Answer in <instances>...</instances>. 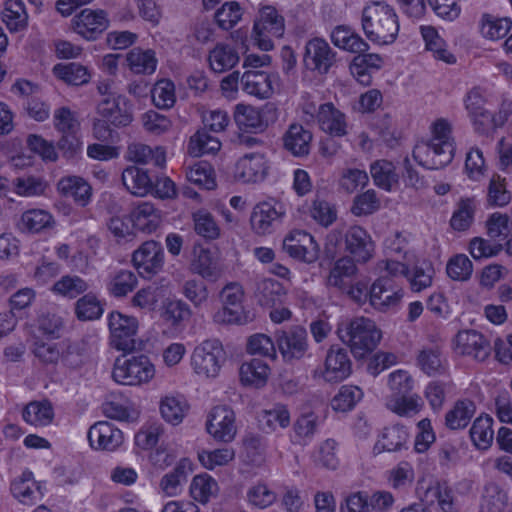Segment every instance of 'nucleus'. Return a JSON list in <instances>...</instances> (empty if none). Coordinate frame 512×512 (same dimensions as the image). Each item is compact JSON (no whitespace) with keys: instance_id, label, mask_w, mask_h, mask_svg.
I'll return each mask as SVG.
<instances>
[{"instance_id":"nucleus-1","label":"nucleus","mask_w":512,"mask_h":512,"mask_svg":"<svg viewBox=\"0 0 512 512\" xmlns=\"http://www.w3.org/2000/svg\"><path fill=\"white\" fill-rule=\"evenodd\" d=\"M361 25L366 37L379 45L393 43L399 32L395 9L385 1L369 2L363 8Z\"/></svg>"},{"instance_id":"nucleus-2","label":"nucleus","mask_w":512,"mask_h":512,"mask_svg":"<svg viewBox=\"0 0 512 512\" xmlns=\"http://www.w3.org/2000/svg\"><path fill=\"white\" fill-rule=\"evenodd\" d=\"M336 332L339 339L350 347L356 358H362L372 352L382 337L374 321L365 317H355L341 322Z\"/></svg>"},{"instance_id":"nucleus-3","label":"nucleus","mask_w":512,"mask_h":512,"mask_svg":"<svg viewBox=\"0 0 512 512\" xmlns=\"http://www.w3.org/2000/svg\"><path fill=\"white\" fill-rule=\"evenodd\" d=\"M155 375L154 365L145 355L118 357L115 360L112 378L122 385L136 386L149 382Z\"/></svg>"},{"instance_id":"nucleus-4","label":"nucleus","mask_w":512,"mask_h":512,"mask_svg":"<svg viewBox=\"0 0 512 512\" xmlns=\"http://www.w3.org/2000/svg\"><path fill=\"white\" fill-rule=\"evenodd\" d=\"M285 31L284 17L273 6H264L254 22L253 39L262 51L274 48L272 38H280Z\"/></svg>"},{"instance_id":"nucleus-5","label":"nucleus","mask_w":512,"mask_h":512,"mask_svg":"<svg viewBox=\"0 0 512 512\" xmlns=\"http://www.w3.org/2000/svg\"><path fill=\"white\" fill-rule=\"evenodd\" d=\"M225 351L217 339H209L198 345L191 356L194 372L205 378H215L219 375L225 362Z\"/></svg>"},{"instance_id":"nucleus-6","label":"nucleus","mask_w":512,"mask_h":512,"mask_svg":"<svg viewBox=\"0 0 512 512\" xmlns=\"http://www.w3.org/2000/svg\"><path fill=\"white\" fill-rule=\"evenodd\" d=\"M345 239V249L357 262L365 263L371 257L374 250L370 235L360 226H351L347 230L337 227L328 236L330 243L337 245L342 238Z\"/></svg>"},{"instance_id":"nucleus-7","label":"nucleus","mask_w":512,"mask_h":512,"mask_svg":"<svg viewBox=\"0 0 512 512\" xmlns=\"http://www.w3.org/2000/svg\"><path fill=\"white\" fill-rule=\"evenodd\" d=\"M108 326L111 334V344L114 348L124 352H131L136 347L134 339L138 321L132 316L113 311L108 317Z\"/></svg>"},{"instance_id":"nucleus-8","label":"nucleus","mask_w":512,"mask_h":512,"mask_svg":"<svg viewBox=\"0 0 512 512\" xmlns=\"http://www.w3.org/2000/svg\"><path fill=\"white\" fill-rule=\"evenodd\" d=\"M455 152L454 144L441 145L431 141H422L415 145L413 158L419 165L437 170L451 163Z\"/></svg>"},{"instance_id":"nucleus-9","label":"nucleus","mask_w":512,"mask_h":512,"mask_svg":"<svg viewBox=\"0 0 512 512\" xmlns=\"http://www.w3.org/2000/svg\"><path fill=\"white\" fill-rule=\"evenodd\" d=\"M244 290L237 282L225 285L220 292L222 308L214 314V321L219 324L239 323L243 316Z\"/></svg>"},{"instance_id":"nucleus-10","label":"nucleus","mask_w":512,"mask_h":512,"mask_svg":"<svg viewBox=\"0 0 512 512\" xmlns=\"http://www.w3.org/2000/svg\"><path fill=\"white\" fill-rule=\"evenodd\" d=\"M276 341L278 350L287 363L304 358L309 348L307 331L302 326H294L287 331H278Z\"/></svg>"},{"instance_id":"nucleus-11","label":"nucleus","mask_w":512,"mask_h":512,"mask_svg":"<svg viewBox=\"0 0 512 512\" xmlns=\"http://www.w3.org/2000/svg\"><path fill=\"white\" fill-rule=\"evenodd\" d=\"M285 216L283 205L273 199L255 205L251 213L252 229L259 235L272 233L277 229Z\"/></svg>"},{"instance_id":"nucleus-12","label":"nucleus","mask_w":512,"mask_h":512,"mask_svg":"<svg viewBox=\"0 0 512 512\" xmlns=\"http://www.w3.org/2000/svg\"><path fill=\"white\" fill-rule=\"evenodd\" d=\"M336 62L337 53L326 40L315 37L306 43L304 63L308 69L327 74Z\"/></svg>"},{"instance_id":"nucleus-13","label":"nucleus","mask_w":512,"mask_h":512,"mask_svg":"<svg viewBox=\"0 0 512 512\" xmlns=\"http://www.w3.org/2000/svg\"><path fill=\"white\" fill-rule=\"evenodd\" d=\"M132 261L142 277L151 278L163 268V248L161 244L156 241H146L134 251Z\"/></svg>"},{"instance_id":"nucleus-14","label":"nucleus","mask_w":512,"mask_h":512,"mask_svg":"<svg viewBox=\"0 0 512 512\" xmlns=\"http://www.w3.org/2000/svg\"><path fill=\"white\" fill-rule=\"evenodd\" d=\"M403 295V288L394 279L380 276L370 288V303L380 311H387L398 306Z\"/></svg>"},{"instance_id":"nucleus-15","label":"nucleus","mask_w":512,"mask_h":512,"mask_svg":"<svg viewBox=\"0 0 512 512\" xmlns=\"http://www.w3.org/2000/svg\"><path fill=\"white\" fill-rule=\"evenodd\" d=\"M207 432L216 440L230 442L236 435L235 414L228 406H216L209 413Z\"/></svg>"},{"instance_id":"nucleus-16","label":"nucleus","mask_w":512,"mask_h":512,"mask_svg":"<svg viewBox=\"0 0 512 512\" xmlns=\"http://www.w3.org/2000/svg\"><path fill=\"white\" fill-rule=\"evenodd\" d=\"M456 353L470 356L477 361H485L491 354L489 341L475 330L458 332L454 340Z\"/></svg>"},{"instance_id":"nucleus-17","label":"nucleus","mask_w":512,"mask_h":512,"mask_svg":"<svg viewBox=\"0 0 512 512\" xmlns=\"http://www.w3.org/2000/svg\"><path fill=\"white\" fill-rule=\"evenodd\" d=\"M283 249L294 259L313 263L318 258V245L313 237L305 231H293L283 240Z\"/></svg>"},{"instance_id":"nucleus-18","label":"nucleus","mask_w":512,"mask_h":512,"mask_svg":"<svg viewBox=\"0 0 512 512\" xmlns=\"http://www.w3.org/2000/svg\"><path fill=\"white\" fill-rule=\"evenodd\" d=\"M90 446L95 450L114 451L123 443V433L113 423L99 421L87 434Z\"/></svg>"},{"instance_id":"nucleus-19","label":"nucleus","mask_w":512,"mask_h":512,"mask_svg":"<svg viewBox=\"0 0 512 512\" xmlns=\"http://www.w3.org/2000/svg\"><path fill=\"white\" fill-rule=\"evenodd\" d=\"M268 162L260 153H250L240 158L235 166V178L242 183L262 182L268 174Z\"/></svg>"},{"instance_id":"nucleus-20","label":"nucleus","mask_w":512,"mask_h":512,"mask_svg":"<svg viewBox=\"0 0 512 512\" xmlns=\"http://www.w3.org/2000/svg\"><path fill=\"white\" fill-rule=\"evenodd\" d=\"M352 371V363L346 348L332 345L326 355L325 368L322 372L327 382H339L346 379Z\"/></svg>"},{"instance_id":"nucleus-21","label":"nucleus","mask_w":512,"mask_h":512,"mask_svg":"<svg viewBox=\"0 0 512 512\" xmlns=\"http://www.w3.org/2000/svg\"><path fill=\"white\" fill-rule=\"evenodd\" d=\"M10 490L13 497L24 505H33L41 501L45 493L43 484L36 481L29 470L23 471L11 482Z\"/></svg>"},{"instance_id":"nucleus-22","label":"nucleus","mask_w":512,"mask_h":512,"mask_svg":"<svg viewBox=\"0 0 512 512\" xmlns=\"http://www.w3.org/2000/svg\"><path fill=\"white\" fill-rule=\"evenodd\" d=\"M73 29L87 40H94L108 27L107 14L103 10L84 9L73 20Z\"/></svg>"},{"instance_id":"nucleus-23","label":"nucleus","mask_w":512,"mask_h":512,"mask_svg":"<svg viewBox=\"0 0 512 512\" xmlns=\"http://www.w3.org/2000/svg\"><path fill=\"white\" fill-rule=\"evenodd\" d=\"M316 120L320 129L331 136L343 137L348 132L346 115L331 102L319 106Z\"/></svg>"},{"instance_id":"nucleus-24","label":"nucleus","mask_w":512,"mask_h":512,"mask_svg":"<svg viewBox=\"0 0 512 512\" xmlns=\"http://www.w3.org/2000/svg\"><path fill=\"white\" fill-rule=\"evenodd\" d=\"M98 114L115 127H124L131 123L132 114L127 108V101L121 95H109L97 107Z\"/></svg>"},{"instance_id":"nucleus-25","label":"nucleus","mask_w":512,"mask_h":512,"mask_svg":"<svg viewBox=\"0 0 512 512\" xmlns=\"http://www.w3.org/2000/svg\"><path fill=\"white\" fill-rule=\"evenodd\" d=\"M319 426L320 419L316 413L312 411L301 413L292 424L289 433L290 442L301 447L309 445L314 440Z\"/></svg>"},{"instance_id":"nucleus-26","label":"nucleus","mask_w":512,"mask_h":512,"mask_svg":"<svg viewBox=\"0 0 512 512\" xmlns=\"http://www.w3.org/2000/svg\"><path fill=\"white\" fill-rule=\"evenodd\" d=\"M313 135L298 123L289 125L284 133L283 147L295 157H306L310 153Z\"/></svg>"},{"instance_id":"nucleus-27","label":"nucleus","mask_w":512,"mask_h":512,"mask_svg":"<svg viewBox=\"0 0 512 512\" xmlns=\"http://www.w3.org/2000/svg\"><path fill=\"white\" fill-rule=\"evenodd\" d=\"M358 268L355 260L349 256L337 259L326 278V286L344 291L355 280Z\"/></svg>"},{"instance_id":"nucleus-28","label":"nucleus","mask_w":512,"mask_h":512,"mask_svg":"<svg viewBox=\"0 0 512 512\" xmlns=\"http://www.w3.org/2000/svg\"><path fill=\"white\" fill-rule=\"evenodd\" d=\"M57 189L63 196L72 198L81 207H85L91 200L92 188L79 176L62 177L58 181Z\"/></svg>"},{"instance_id":"nucleus-29","label":"nucleus","mask_w":512,"mask_h":512,"mask_svg":"<svg viewBox=\"0 0 512 512\" xmlns=\"http://www.w3.org/2000/svg\"><path fill=\"white\" fill-rule=\"evenodd\" d=\"M240 84L244 92L259 99L269 98L273 90L270 75L259 70L245 71L240 78Z\"/></svg>"},{"instance_id":"nucleus-30","label":"nucleus","mask_w":512,"mask_h":512,"mask_svg":"<svg viewBox=\"0 0 512 512\" xmlns=\"http://www.w3.org/2000/svg\"><path fill=\"white\" fill-rule=\"evenodd\" d=\"M121 179L127 191L135 196H146L153 189V181L148 171L134 165L123 170Z\"/></svg>"},{"instance_id":"nucleus-31","label":"nucleus","mask_w":512,"mask_h":512,"mask_svg":"<svg viewBox=\"0 0 512 512\" xmlns=\"http://www.w3.org/2000/svg\"><path fill=\"white\" fill-rule=\"evenodd\" d=\"M125 158L138 164L153 163L155 166L164 167L166 151L162 146L152 148L143 143H132L127 148Z\"/></svg>"},{"instance_id":"nucleus-32","label":"nucleus","mask_w":512,"mask_h":512,"mask_svg":"<svg viewBox=\"0 0 512 512\" xmlns=\"http://www.w3.org/2000/svg\"><path fill=\"white\" fill-rule=\"evenodd\" d=\"M332 43L350 53L366 52L369 49L368 43L354 30L345 25L336 26L330 34Z\"/></svg>"},{"instance_id":"nucleus-33","label":"nucleus","mask_w":512,"mask_h":512,"mask_svg":"<svg viewBox=\"0 0 512 512\" xmlns=\"http://www.w3.org/2000/svg\"><path fill=\"white\" fill-rule=\"evenodd\" d=\"M408 432L404 426L385 427L374 445L375 453L397 452L406 448Z\"/></svg>"},{"instance_id":"nucleus-34","label":"nucleus","mask_w":512,"mask_h":512,"mask_svg":"<svg viewBox=\"0 0 512 512\" xmlns=\"http://www.w3.org/2000/svg\"><path fill=\"white\" fill-rule=\"evenodd\" d=\"M239 54L228 44H217L210 52L208 61L210 68L216 73L232 69L239 62Z\"/></svg>"},{"instance_id":"nucleus-35","label":"nucleus","mask_w":512,"mask_h":512,"mask_svg":"<svg viewBox=\"0 0 512 512\" xmlns=\"http://www.w3.org/2000/svg\"><path fill=\"white\" fill-rule=\"evenodd\" d=\"M22 417L34 427L47 426L54 418L53 406L48 400L32 401L24 407Z\"/></svg>"},{"instance_id":"nucleus-36","label":"nucleus","mask_w":512,"mask_h":512,"mask_svg":"<svg viewBox=\"0 0 512 512\" xmlns=\"http://www.w3.org/2000/svg\"><path fill=\"white\" fill-rule=\"evenodd\" d=\"M159 409L166 422L178 425L186 416L189 405L182 395H166L161 399Z\"/></svg>"},{"instance_id":"nucleus-37","label":"nucleus","mask_w":512,"mask_h":512,"mask_svg":"<svg viewBox=\"0 0 512 512\" xmlns=\"http://www.w3.org/2000/svg\"><path fill=\"white\" fill-rule=\"evenodd\" d=\"M135 228L143 232L154 231L160 222V211L150 202H141L131 213Z\"/></svg>"},{"instance_id":"nucleus-38","label":"nucleus","mask_w":512,"mask_h":512,"mask_svg":"<svg viewBox=\"0 0 512 512\" xmlns=\"http://www.w3.org/2000/svg\"><path fill=\"white\" fill-rule=\"evenodd\" d=\"M137 284V276L132 271L120 269L109 276L106 288L111 296L123 298L132 292Z\"/></svg>"},{"instance_id":"nucleus-39","label":"nucleus","mask_w":512,"mask_h":512,"mask_svg":"<svg viewBox=\"0 0 512 512\" xmlns=\"http://www.w3.org/2000/svg\"><path fill=\"white\" fill-rule=\"evenodd\" d=\"M476 407L473 401L464 399L455 403L445 415V425L451 430L465 428L474 416Z\"/></svg>"},{"instance_id":"nucleus-40","label":"nucleus","mask_w":512,"mask_h":512,"mask_svg":"<svg viewBox=\"0 0 512 512\" xmlns=\"http://www.w3.org/2000/svg\"><path fill=\"white\" fill-rule=\"evenodd\" d=\"M126 61L135 74H152L157 67L155 52L151 49L133 48L127 53Z\"/></svg>"},{"instance_id":"nucleus-41","label":"nucleus","mask_w":512,"mask_h":512,"mask_svg":"<svg viewBox=\"0 0 512 512\" xmlns=\"http://www.w3.org/2000/svg\"><path fill=\"white\" fill-rule=\"evenodd\" d=\"M88 289L89 284L86 280L75 274H67L53 284L51 291L71 300L84 294Z\"/></svg>"},{"instance_id":"nucleus-42","label":"nucleus","mask_w":512,"mask_h":512,"mask_svg":"<svg viewBox=\"0 0 512 512\" xmlns=\"http://www.w3.org/2000/svg\"><path fill=\"white\" fill-rule=\"evenodd\" d=\"M234 120L239 128L245 131L263 130L267 127L261 111L251 105H236Z\"/></svg>"},{"instance_id":"nucleus-43","label":"nucleus","mask_w":512,"mask_h":512,"mask_svg":"<svg viewBox=\"0 0 512 512\" xmlns=\"http://www.w3.org/2000/svg\"><path fill=\"white\" fill-rule=\"evenodd\" d=\"M374 184L385 191H391L398 184L395 166L387 160H377L370 166Z\"/></svg>"},{"instance_id":"nucleus-44","label":"nucleus","mask_w":512,"mask_h":512,"mask_svg":"<svg viewBox=\"0 0 512 512\" xmlns=\"http://www.w3.org/2000/svg\"><path fill=\"white\" fill-rule=\"evenodd\" d=\"M421 502L426 505H433L437 502L443 512H457L452 491L440 484L429 486L421 496Z\"/></svg>"},{"instance_id":"nucleus-45","label":"nucleus","mask_w":512,"mask_h":512,"mask_svg":"<svg viewBox=\"0 0 512 512\" xmlns=\"http://www.w3.org/2000/svg\"><path fill=\"white\" fill-rule=\"evenodd\" d=\"M420 29L427 50L431 51L436 59L448 64L456 62L455 56L446 49L444 40L438 35L434 27L422 26Z\"/></svg>"},{"instance_id":"nucleus-46","label":"nucleus","mask_w":512,"mask_h":512,"mask_svg":"<svg viewBox=\"0 0 512 512\" xmlns=\"http://www.w3.org/2000/svg\"><path fill=\"white\" fill-rule=\"evenodd\" d=\"M269 371V366L263 360L252 359L241 365L240 379L245 385L260 387L266 383Z\"/></svg>"},{"instance_id":"nucleus-47","label":"nucleus","mask_w":512,"mask_h":512,"mask_svg":"<svg viewBox=\"0 0 512 512\" xmlns=\"http://www.w3.org/2000/svg\"><path fill=\"white\" fill-rule=\"evenodd\" d=\"M189 469V462L182 460L173 471L162 477L160 487L165 495L171 497L181 493L183 484L187 481V471Z\"/></svg>"},{"instance_id":"nucleus-48","label":"nucleus","mask_w":512,"mask_h":512,"mask_svg":"<svg viewBox=\"0 0 512 512\" xmlns=\"http://www.w3.org/2000/svg\"><path fill=\"white\" fill-rule=\"evenodd\" d=\"M221 148L218 138L211 136L208 132L197 131L190 137L187 151L193 157H200L205 154H214Z\"/></svg>"},{"instance_id":"nucleus-49","label":"nucleus","mask_w":512,"mask_h":512,"mask_svg":"<svg viewBox=\"0 0 512 512\" xmlns=\"http://www.w3.org/2000/svg\"><path fill=\"white\" fill-rule=\"evenodd\" d=\"M283 294L282 285L271 278H262L257 280L255 288V297L262 306H274Z\"/></svg>"},{"instance_id":"nucleus-50","label":"nucleus","mask_w":512,"mask_h":512,"mask_svg":"<svg viewBox=\"0 0 512 512\" xmlns=\"http://www.w3.org/2000/svg\"><path fill=\"white\" fill-rule=\"evenodd\" d=\"M180 292L196 309H202L207 305L209 291L207 285L200 279L183 281Z\"/></svg>"},{"instance_id":"nucleus-51","label":"nucleus","mask_w":512,"mask_h":512,"mask_svg":"<svg viewBox=\"0 0 512 512\" xmlns=\"http://www.w3.org/2000/svg\"><path fill=\"white\" fill-rule=\"evenodd\" d=\"M56 77L70 85H84L89 82L90 74L87 68L78 63L57 64L53 68Z\"/></svg>"},{"instance_id":"nucleus-52","label":"nucleus","mask_w":512,"mask_h":512,"mask_svg":"<svg viewBox=\"0 0 512 512\" xmlns=\"http://www.w3.org/2000/svg\"><path fill=\"white\" fill-rule=\"evenodd\" d=\"M492 423L493 419L488 415H481L474 420L470 429V437L477 448L487 449L492 444L494 436Z\"/></svg>"},{"instance_id":"nucleus-53","label":"nucleus","mask_w":512,"mask_h":512,"mask_svg":"<svg viewBox=\"0 0 512 512\" xmlns=\"http://www.w3.org/2000/svg\"><path fill=\"white\" fill-rule=\"evenodd\" d=\"M434 274L433 266L430 263L424 262L421 265H414L411 269L408 268V273L405 277L410 289L413 292L419 293L432 285Z\"/></svg>"},{"instance_id":"nucleus-54","label":"nucleus","mask_w":512,"mask_h":512,"mask_svg":"<svg viewBox=\"0 0 512 512\" xmlns=\"http://www.w3.org/2000/svg\"><path fill=\"white\" fill-rule=\"evenodd\" d=\"M512 22L508 18H497L484 14L480 22V32L483 37L498 40L505 37L511 29Z\"/></svg>"},{"instance_id":"nucleus-55","label":"nucleus","mask_w":512,"mask_h":512,"mask_svg":"<svg viewBox=\"0 0 512 512\" xmlns=\"http://www.w3.org/2000/svg\"><path fill=\"white\" fill-rule=\"evenodd\" d=\"M217 492V482L207 474L195 476L190 485L191 497L203 504L207 503Z\"/></svg>"},{"instance_id":"nucleus-56","label":"nucleus","mask_w":512,"mask_h":512,"mask_svg":"<svg viewBox=\"0 0 512 512\" xmlns=\"http://www.w3.org/2000/svg\"><path fill=\"white\" fill-rule=\"evenodd\" d=\"M508 501L506 492L496 483H487L482 495L481 507L487 512H501Z\"/></svg>"},{"instance_id":"nucleus-57","label":"nucleus","mask_w":512,"mask_h":512,"mask_svg":"<svg viewBox=\"0 0 512 512\" xmlns=\"http://www.w3.org/2000/svg\"><path fill=\"white\" fill-rule=\"evenodd\" d=\"M104 312L100 300L93 293H87L75 303V314L79 320H96Z\"/></svg>"},{"instance_id":"nucleus-58","label":"nucleus","mask_w":512,"mask_h":512,"mask_svg":"<svg viewBox=\"0 0 512 512\" xmlns=\"http://www.w3.org/2000/svg\"><path fill=\"white\" fill-rule=\"evenodd\" d=\"M363 397L362 390L353 385H344L339 392L333 397L331 406L335 411L347 412Z\"/></svg>"},{"instance_id":"nucleus-59","label":"nucleus","mask_w":512,"mask_h":512,"mask_svg":"<svg viewBox=\"0 0 512 512\" xmlns=\"http://www.w3.org/2000/svg\"><path fill=\"white\" fill-rule=\"evenodd\" d=\"M3 21L11 31H19L27 24L24 3L20 0H8L3 11Z\"/></svg>"},{"instance_id":"nucleus-60","label":"nucleus","mask_w":512,"mask_h":512,"mask_svg":"<svg viewBox=\"0 0 512 512\" xmlns=\"http://www.w3.org/2000/svg\"><path fill=\"white\" fill-rule=\"evenodd\" d=\"M195 232L205 239L214 240L220 236V228L214 217L206 210H198L193 213Z\"/></svg>"},{"instance_id":"nucleus-61","label":"nucleus","mask_w":512,"mask_h":512,"mask_svg":"<svg viewBox=\"0 0 512 512\" xmlns=\"http://www.w3.org/2000/svg\"><path fill=\"white\" fill-rule=\"evenodd\" d=\"M15 193L23 197H33L44 194L47 183L40 177L23 175L13 181Z\"/></svg>"},{"instance_id":"nucleus-62","label":"nucleus","mask_w":512,"mask_h":512,"mask_svg":"<svg viewBox=\"0 0 512 512\" xmlns=\"http://www.w3.org/2000/svg\"><path fill=\"white\" fill-rule=\"evenodd\" d=\"M192 316L190 306L183 300H172L166 303L162 314L163 319L173 327H179Z\"/></svg>"},{"instance_id":"nucleus-63","label":"nucleus","mask_w":512,"mask_h":512,"mask_svg":"<svg viewBox=\"0 0 512 512\" xmlns=\"http://www.w3.org/2000/svg\"><path fill=\"white\" fill-rule=\"evenodd\" d=\"M150 92L153 103L158 108L168 109L175 104V86L170 80L158 81Z\"/></svg>"},{"instance_id":"nucleus-64","label":"nucleus","mask_w":512,"mask_h":512,"mask_svg":"<svg viewBox=\"0 0 512 512\" xmlns=\"http://www.w3.org/2000/svg\"><path fill=\"white\" fill-rule=\"evenodd\" d=\"M309 214L313 220L324 227L332 225L337 219L335 206L320 198L313 200Z\"/></svg>"}]
</instances>
